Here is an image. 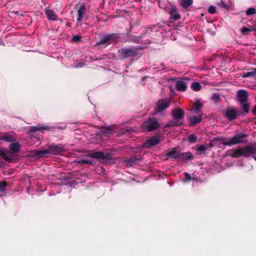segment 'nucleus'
Instances as JSON below:
<instances>
[{
  "label": "nucleus",
  "instance_id": "f257e3e1",
  "mask_svg": "<svg viewBox=\"0 0 256 256\" xmlns=\"http://www.w3.org/2000/svg\"><path fill=\"white\" fill-rule=\"evenodd\" d=\"M174 120L170 122L167 125V126H180L182 124V120L184 118V112L180 108H176L172 112Z\"/></svg>",
  "mask_w": 256,
  "mask_h": 256
},
{
  "label": "nucleus",
  "instance_id": "f03ea898",
  "mask_svg": "<svg viewBox=\"0 0 256 256\" xmlns=\"http://www.w3.org/2000/svg\"><path fill=\"white\" fill-rule=\"evenodd\" d=\"M142 126L144 131H151L157 128L159 126V124L156 119L149 118L142 124Z\"/></svg>",
  "mask_w": 256,
  "mask_h": 256
},
{
  "label": "nucleus",
  "instance_id": "7ed1b4c3",
  "mask_svg": "<svg viewBox=\"0 0 256 256\" xmlns=\"http://www.w3.org/2000/svg\"><path fill=\"white\" fill-rule=\"evenodd\" d=\"M242 149V156H248L250 154L254 155V158L256 160V146H248Z\"/></svg>",
  "mask_w": 256,
  "mask_h": 256
},
{
  "label": "nucleus",
  "instance_id": "20e7f679",
  "mask_svg": "<svg viewBox=\"0 0 256 256\" xmlns=\"http://www.w3.org/2000/svg\"><path fill=\"white\" fill-rule=\"evenodd\" d=\"M246 136L243 134H237L234 137H232L231 139L230 140L226 142H224V144L226 145H232V144H236L238 143H239L241 142H242V139L246 137Z\"/></svg>",
  "mask_w": 256,
  "mask_h": 256
},
{
  "label": "nucleus",
  "instance_id": "39448f33",
  "mask_svg": "<svg viewBox=\"0 0 256 256\" xmlns=\"http://www.w3.org/2000/svg\"><path fill=\"white\" fill-rule=\"evenodd\" d=\"M170 102L169 100H162L158 102L157 107L156 108V112H161L168 107Z\"/></svg>",
  "mask_w": 256,
  "mask_h": 256
},
{
  "label": "nucleus",
  "instance_id": "423d86ee",
  "mask_svg": "<svg viewBox=\"0 0 256 256\" xmlns=\"http://www.w3.org/2000/svg\"><path fill=\"white\" fill-rule=\"evenodd\" d=\"M160 141V136H154L150 138L144 143V146L146 147H150L159 143Z\"/></svg>",
  "mask_w": 256,
  "mask_h": 256
},
{
  "label": "nucleus",
  "instance_id": "0eeeda50",
  "mask_svg": "<svg viewBox=\"0 0 256 256\" xmlns=\"http://www.w3.org/2000/svg\"><path fill=\"white\" fill-rule=\"evenodd\" d=\"M187 79H182L178 80L176 82V87L178 90L184 91L187 88Z\"/></svg>",
  "mask_w": 256,
  "mask_h": 256
},
{
  "label": "nucleus",
  "instance_id": "6e6552de",
  "mask_svg": "<svg viewBox=\"0 0 256 256\" xmlns=\"http://www.w3.org/2000/svg\"><path fill=\"white\" fill-rule=\"evenodd\" d=\"M238 98L241 103L245 102L248 98V93L246 90H241L238 92Z\"/></svg>",
  "mask_w": 256,
  "mask_h": 256
},
{
  "label": "nucleus",
  "instance_id": "1a4fd4ad",
  "mask_svg": "<svg viewBox=\"0 0 256 256\" xmlns=\"http://www.w3.org/2000/svg\"><path fill=\"white\" fill-rule=\"evenodd\" d=\"M226 116L230 120H233L236 118V112L232 108L228 109L226 112Z\"/></svg>",
  "mask_w": 256,
  "mask_h": 256
},
{
  "label": "nucleus",
  "instance_id": "9d476101",
  "mask_svg": "<svg viewBox=\"0 0 256 256\" xmlns=\"http://www.w3.org/2000/svg\"><path fill=\"white\" fill-rule=\"evenodd\" d=\"M256 76V69H250V71L244 72L242 75V77L246 78H254Z\"/></svg>",
  "mask_w": 256,
  "mask_h": 256
},
{
  "label": "nucleus",
  "instance_id": "9b49d317",
  "mask_svg": "<svg viewBox=\"0 0 256 256\" xmlns=\"http://www.w3.org/2000/svg\"><path fill=\"white\" fill-rule=\"evenodd\" d=\"M198 116H190L189 118L190 120L193 124H195L200 122L202 120V113H198Z\"/></svg>",
  "mask_w": 256,
  "mask_h": 256
},
{
  "label": "nucleus",
  "instance_id": "f8f14e48",
  "mask_svg": "<svg viewBox=\"0 0 256 256\" xmlns=\"http://www.w3.org/2000/svg\"><path fill=\"white\" fill-rule=\"evenodd\" d=\"M10 148L12 153H16L18 152L20 145L18 142L12 143L10 144Z\"/></svg>",
  "mask_w": 256,
  "mask_h": 256
},
{
  "label": "nucleus",
  "instance_id": "ddd939ff",
  "mask_svg": "<svg viewBox=\"0 0 256 256\" xmlns=\"http://www.w3.org/2000/svg\"><path fill=\"white\" fill-rule=\"evenodd\" d=\"M46 13L48 18L50 20H56V16L54 14V12L51 10H46Z\"/></svg>",
  "mask_w": 256,
  "mask_h": 256
},
{
  "label": "nucleus",
  "instance_id": "4468645a",
  "mask_svg": "<svg viewBox=\"0 0 256 256\" xmlns=\"http://www.w3.org/2000/svg\"><path fill=\"white\" fill-rule=\"evenodd\" d=\"M242 149L238 148L236 150H232L230 152V154L234 158H238L242 156Z\"/></svg>",
  "mask_w": 256,
  "mask_h": 256
},
{
  "label": "nucleus",
  "instance_id": "2eb2a0df",
  "mask_svg": "<svg viewBox=\"0 0 256 256\" xmlns=\"http://www.w3.org/2000/svg\"><path fill=\"white\" fill-rule=\"evenodd\" d=\"M14 139V137L10 134H6L0 137V140H4L6 142H12Z\"/></svg>",
  "mask_w": 256,
  "mask_h": 256
},
{
  "label": "nucleus",
  "instance_id": "dca6fc26",
  "mask_svg": "<svg viewBox=\"0 0 256 256\" xmlns=\"http://www.w3.org/2000/svg\"><path fill=\"white\" fill-rule=\"evenodd\" d=\"M167 155L174 158H176L179 156V154L174 149L170 150L167 152Z\"/></svg>",
  "mask_w": 256,
  "mask_h": 256
},
{
  "label": "nucleus",
  "instance_id": "f3484780",
  "mask_svg": "<svg viewBox=\"0 0 256 256\" xmlns=\"http://www.w3.org/2000/svg\"><path fill=\"white\" fill-rule=\"evenodd\" d=\"M202 104L199 100L196 101L194 104V108L192 111L194 112L200 113L199 110L202 107Z\"/></svg>",
  "mask_w": 256,
  "mask_h": 256
},
{
  "label": "nucleus",
  "instance_id": "a211bd4d",
  "mask_svg": "<svg viewBox=\"0 0 256 256\" xmlns=\"http://www.w3.org/2000/svg\"><path fill=\"white\" fill-rule=\"evenodd\" d=\"M92 157L98 159H103L105 158V155L104 153L100 152H94L92 154Z\"/></svg>",
  "mask_w": 256,
  "mask_h": 256
},
{
  "label": "nucleus",
  "instance_id": "6ab92c4d",
  "mask_svg": "<svg viewBox=\"0 0 256 256\" xmlns=\"http://www.w3.org/2000/svg\"><path fill=\"white\" fill-rule=\"evenodd\" d=\"M0 156H3L4 158L8 161H11L13 158L12 156L9 157L7 156V153L4 150L0 148Z\"/></svg>",
  "mask_w": 256,
  "mask_h": 256
},
{
  "label": "nucleus",
  "instance_id": "aec40b11",
  "mask_svg": "<svg viewBox=\"0 0 256 256\" xmlns=\"http://www.w3.org/2000/svg\"><path fill=\"white\" fill-rule=\"evenodd\" d=\"M62 151V148L58 146H54L52 148V150L50 151V152L54 154H58L60 152Z\"/></svg>",
  "mask_w": 256,
  "mask_h": 256
},
{
  "label": "nucleus",
  "instance_id": "412c9836",
  "mask_svg": "<svg viewBox=\"0 0 256 256\" xmlns=\"http://www.w3.org/2000/svg\"><path fill=\"white\" fill-rule=\"evenodd\" d=\"M192 90L194 91H198L200 90L201 89V86L200 84V83L198 82H194L192 84Z\"/></svg>",
  "mask_w": 256,
  "mask_h": 256
},
{
  "label": "nucleus",
  "instance_id": "4be33fe9",
  "mask_svg": "<svg viewBox=\"0 0 256 256\" xmlns=\"http://www.w3.org/2000/svg\"><path fill=\"white\" fill-rule=\"evenodd\" d=\"M192 2V0H182V6L184 8H188Z\"/></svg>",
  "mask_w": 256,
  "mask_h": 256
},
{
  "label": "nucleus",
  "instance_id": "5701e85b",
  "mask_svg": "<svg viewBox=\"0 0 256 256\" xmlns=\"http://www.w3.org/2000/svg\"><path fill=\"white\" fill-rule=\"evenodd\" d=\"M254 29L252 28H246V27H244L243 28H242L241 29V32L243 34H248L249 32H252V31H254Z\"/></svg>",
  "mask_w": 256,
  "mask_h": 256
},
{
  "label": "nucleus",
  "instance_id": "b1692460",
  "mask_svg": "<svg viewBox=\"0 0 256 256\" xmlns=\"http://www.w3.org/2000/svg\"><path fill=\"white\" fill-rule=\"evenodd\" d=\"M182 156L184 160H191L193 158V156L190 152H186L182 154Z\"/></svg>",
  "mask_w": 256,
  "mask_h": 256
},
{
  "label": "nucleus",
  "instance_id": "393cba45",
  "mask_svg": "<svg viewBox=\"0 0 256 256\" xmlns=\"http://www.w3.org/2000/svg\"><path fill=\"white\" fill-rule=\"evenodd\" d=\"M84 8H80L78 10V21H80L82 18V16H83V14L84 12Z\"/></svg>",
  "mask_w": 256,
  "mask_h": 256
},
{
  "label": "nucleus",
  "instance_id": "a878e982",
  "mask_svg": "<svg viewBox=\"0 0 256 256\" xmlns=\"http://www.w3.org/2000/svg\"><path fill=\"white\" fill-rule=\"evenodd\" d=\"M208 148V146H200L198 148L197 150L199 152V154H202Z\"/></svg>",
  "mask_w": 256,
  "mask_h": 256
},
{
  "label": "nucleus",
  "instance_id": "bb28decb",
  "mask_svg": "<svg viewBox=\"0 0 256 256\" xmlns=\"http://www.w3.org/2000/svg\"><path fill=\"white\" fill-rule=\"evenodd\" d=\"M170 16L175 20H178L180 18V14H178L175 10H172L170 12Z\"/></svg>",
  "mask_w": 256,
  "mask_h": 256
},
{
  "label": "nucleus",
  "instance_id": "cd10ccee",
  "mask_svg": "<svg viewBox=\"0 0 256 256\" xmlns=\"http://www.w3.org/2000/svg\"><path fill=\"white\" fill-rule=\"evenodd\" d=\"M212 100L215 102H218L220 101V96L219 95L217 94H213V96H212Z\"/></svg>",
  "mask_w": 256,
  "mask_h": 256
},
{
  "label": "nucleus",
  "instance_id": "c85d7f7f",
  "mask_svg": "<svg viewBox=\"0 0 256 256\" xmlns=\"http://www.w3.org/2000/svg\"><path fill=\"white\" fill-rule=\"evenodd\" d=\"M188 140L190 142H194L196 140V138L194 135H190L188 138Z\"/></svg>",
  "mask_w": 256,
  "mask_h": 256
},
{
  "label": "nucleus",
  "instance_id": "c756f323",
  "mask_svg": "<svg viewBox=\"0 0 256 256\" xmlns=\"http://www.w3.org/2000/svg\"><path fill=\"white\" fill-rule=\"evenodd\" d=\"M242 106L244 110L246 112H248L249 105L248 104H244Z\"/></svg>",
  "mask_w": 256,
  "mask_h": 256
},
{
  "label": "nucleus",
  "instance_id": "7c9ffc66",
  "mask_svg": "<svg viewBox=\"0 0 256 256\" xmlns=\"http://www.w3.org/2000/svg\"><path fill=\"white\" fill-rule=\"evenodd\" d=\"M6 183L4 182H0V191H4L5 189Z\"/></svg>",
  "mask_w": 256,
  "mask_h": 256
},
{
  "label": "nucleus",
  "instance_id": "2f4dec72",
  "mask_svg": "<svg viewBox=\"0 0 256 256\" xmlns=\"http://www.w3.org/2000/svg\"><path fill=\"white\" fill-rule=\"evenodd\" d=\"M255 12H255V10L254 8H249L248 10L246 13L248 15H249V14H255Z\"/></svg>",
  "mask_w": 256,
  "mask_h": 256
},
{
  "label": "nucleus",
  "instance_id": "473e14b6",
  "mask_svg": "<svg viewBox=\"0 0 256 256\" xmlns=\"http://www.w3.org/2000/svg\"><path fill=\"white\" fill-rule=\"evenodd\" d=\"M208 11L210 14H214L216 12V8L214 6H211L208 8Z\"/></svg>",
  "mask_w": 256,
  "mask_h": 256
},
{
  "label": "nucleus",
  "instance_id": "72a5a7b5",
  "mask_svg": "<svg viewBox=\"0 0 256 256\" xmlns=\"http://www.w3.org/2000/svg\"><path fill=\"white\" fill-rule=\"evenodd\" d=\"M190 180V175L188 173H186L185 174V178L184 180V181H188V180Z\"/></svg>",
  "mask_w": 256,
  "mask_h": 256
},
{
  "label": "nucleus",
  "instance_id": "f704fd0d",
  "mask_svg": "<svg viewBox=\"0 0 256 256\" xmlns=\"http://www.w3.org/2000/svg\"><path fill=\"white\" fill-rule=\"evenodd\" d=\"M47 153H48V152L46 150H42V151L38 152L36 154L38 155H42V154H46Z\"/></svg>",
  "mask_w": 256,
  "mask_h": 256
},
{
  "label": "nucleus",
  "instance_id": "c9c22d12",
  "mask_svg": "<svg viewBox=\"0 0 256 256\" xmlns=\"http://www.w3.org/2000/svg\"><path fill=\"white\" fill-rule=\"evenodd\" d=\"M110 36H106L105 38H103V40H102V43H104V42H106L108 40L110 39Z\"/></svg>",
  "mask_w": 256,
  "mask_h": 256
},
{
  "label": "nucleus",
  "instance_id": "e433bc0d",
  "mask_svg": "<svg viewBox=\"0 0 256 256\" xmlns=\"http://www.w3.org/2000/svg\"><path fill=\"white\" fill-rule=\"evenodd\" d=\"M80 38V37L78 36H74L73 37V40L74 42H78Z\"/></svg>",
  "mask_w": 256,
  "mask_h": 256
},
{
  "label": "nucleus",
  "instance_id": "4c0bfd02",
  "mask_svg": "<svg viewBox=\"0 0 256 256\" xmlns=\"http://www.w3.org/2000/svg\"><path fill=\"white\" fill-rule=\"evenodd\" d=\"M82 65H83V64H82L80 63V62H78V63H77V64H76V68L81 67Z\"/></svg>",
  "mask_w": 256,
  "mask_h": 256
},
{
  "label": "nucleus",
  "instance_id": "58836bf2",
  "mask_svg": "<svg viewBox=\"0 0 256 256\" xmlns=\"http://www.w3.org/2000/svg\"><path fill=\"white\" fill-rule=\"evenodd\" d=\"M252 112H253L254 114L256 115V106L252 110Z\"/></svg>",
  "mask_w": 256,
  "mask_h": 256
},
{
  "label": "nucleus",
  "instance_id": "ea45409f",
  "mask_svg": "<svg viewBox=\"0 0 256 256\" xmlns=\"http://www.w3.org/2000/svg\"><path fill=\"white\" fill-rule=\"evenodd\" d=\"M222 6L224 8H227L226 6V4H224L223 3H222Z\"/></svg>",
  "mask_w": 256,
  "mask_h": 256
},
{
  "label": "nucleus",
  "instance_id": "a19ab883",
  "mask_svg": "<svg viewBox=\"0 0 256 256\" xmlns=\"http://www.w3.org/2000/svg\"><path fill=\"white\" fill-rule=\"evenodd\" d=\"M40 130V128H36V127L34 128V130Z\"/></svg>",
  "mask_w": 256,
  "mask_h": 256
},
{
  "label": "nucleus",
  "instance_id": "79ce46f5",
  "mask_svg": "<svg viewBox=\"0 0 256 256\" xmlns=\"http://www.w3.org/2000/svg\"><path fill=\"white\" fill-rule=\"evenodd\" d=\"M170 90H171V91H172H172H173V90H172V88L171 87H170Z\"/></svg>",
  "mask_w": 256,
  "mask_h": 256
},
{
  "label": "nucleus",
  "instance_id": "37998d69",
  "mask_svg": "<svg viewBox=\"0 0 256 256\" xmlns=\"http://www.w3.org/2000/svg\"><path fill=\"white\" fill-rule=\"evenodd\" d=\"M255 124H256V122H255Z\"/></svg>",
  "mask_w": 256,
  "mask_h": 256
}]
</instances>
